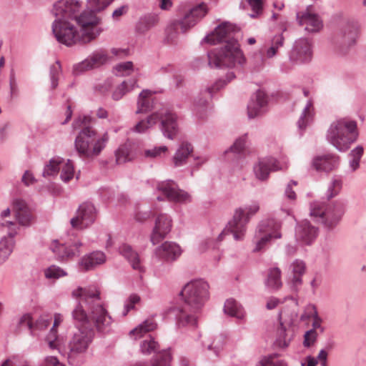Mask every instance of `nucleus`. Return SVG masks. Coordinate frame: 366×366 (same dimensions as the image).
I'll return each instance as SVG.
<instances>
[{
  "label": "nucleus",
  "instance_id": "nucleus-1",
  "mask_svg": "<svg viewBox=\"0 0 366 366\" xmlns=\"http://www.w3.org/2000/svg\"><path fill=\"white\" fill-rule=\"evenodd\" d=\"M72 295L81 301L71 312L76 331L69 341L66 355L70 365L79 366L82 362V355L94 340L95 329L99 333L108 332L112 319L104 307L100 292L96 287H79L72 292Z\"/></svg>",
  "mask_w": 366,
  "mask_h": 366
},
{
  "label": "nucleus",
  "instance_id": "nucleus-2",
  "mask_svg": "<svg viewBox=\"0 0 366 366\" xmlns=\"http://www.w3.org/2000/svg\"><path fill=\"white\" fill-rule=\"evenodd\" d=\"M81 4L78 0H59L53 6L52 14L56 19L52 25L53 33L57 41L66 46L78 42L89 43L102 32L94 28L84 29L80 24L79 14Z\"/></svg>",
  "mask_w": 366,
  "mask_h": 366
},
{
  "label": "nucleus",
  "instance_id": "nucleus-3",
  "mask_svg": "<svg viewBox=\"0 0 366 366\" xmlns=\"http://www.w3.org/2000/svg\"><path fill=\"white\" fill-rule=\"evenodd\" d=\"M209 287L208 283L202 279L192 280L184 286L180 292L184 305L170 310L179 327L196 326V314L209 299Z\"/></svg>",
  "mask_w": 366,
  "mask_h": 366
},
{
  "label": "nucleus",
  "instance_id": "nucleus-4",
  "mask_svg": "<svg viewBox=\"0 0 366 366\" xmlns=\"http://www.w3.org/2000/svg\"><path fill=\"white\" fill-rule=\"evenodd\" d=\"M92 121L91 117L84 116L78 117L73 123L74 129H81L75 140V148L81 157L98 156L109 140L107 132L97 137V131L90 127Z\"/></svg>",
  "mask_w": 366,
  "mask_h": 366
},
{
  "label": "nucleus",
  "instance_id": "nucleus-5",
  "mask_svg": "<svg viewBox=\"0 0 366 366\" xmlns=\"http://www.w3.org/2000/svg\"><path fill=\"white\" fill-rule=\"evenodd\" d=\"M358 137L355 121L343 118L333 122L328 130V141L339 151H347Z\"/></svg>",
  "mask_w": 366,
  "mask_h": 366
},
{
  "label": "nucleus",
  "instance_id": "nucleus-6",
  "mask_svg": "<svg viewBox=\"0 0 366 366\" xmlns=\"http://www.w3.org/2000/svg\"><path fill=\"white\" fill-rule=\"evenodd\" d=\"M209 64L214 67H235L245 63V57L236 39L227 40L225 44L208 54Z\"/></svg>",
  "mask_w": 366,
  "mask_h": 366
},
{
  "label": "nucleus",
  "instance_id": "nucleus-7",
  "mask_svg": "<svg viewBox=\"0 0 366 366\" xmlns=\"http://www.w3.org/2000/svg\"><path fill=\"white\" fill-rule=\"evenodd\" d=\"M345 212V203L338 200L331 204L315 201L310 204V216L327 229H333Z\"/></svg>",
  "mask_w": 366,
  "mask_h": 366
},
{
  "label": "nucleus",
  "instance_id": "nucleus-8",
  "mask_svg": "<svg viewBox=\"0 0 366 366\" xmlns=\"http://www.w3.org/2000/svg\"><path fill=\"white\" fill-rule=\"evenodd\" d=\"M207 13L206 5L201 4L189 10L183 18L171 22L166 29L167 39L171 42L175 41L179 34L186 33L201 20Z\"/></svg>",
  "mask_w": 366,
  "mask_h": 366
},
{
  "label": "nucleus",
  "instance_id": "nucleus-9",
  "mask_svg": "<svg viewBox=\"0 0 366 366\" xmlns=\"http://www.w3.org/2000/svg\"><path fill=\"white\" fill-rule=\"evenodd\" d=\"M247 209V212L242 208L235 210L232 219L228 222L226 228L219 234L217 237L219 241H222L223 237L228 233L232 234L234 239L237 241L243 239L250 215L255 214L259 211V206L257 203H254Z\"/></svg>",
  "mask_w": 366,
  "mask_h": 366
},
{
  "label": "nucleus",
  "instance_id": "nucleus-10",
  "mask_svg": "<svg viewBox=\"0 0 366 366\" xmlns=\"http://www.w3.org/2000/svg\"><path fill=\"white\" fill-rule=\"evenodd\" d=\"M114 0H86L87 10L80 14L79 19L84 29L94 28L100 29L97 26L101 22V18L97 14L103 12Z\"/></svg>",
  "mask_w": 366,
  "mask_h": 366
},
{
  "label": "nucleus",
  "instance_id": "nucleus-11",
  "mask_svg": "<svg viewBox=\"0 0 366 366\" xmlns=\"http://www.w3.org/2000/svg\"><path fill=\"white\" fill-rule=\"evenodd\" d=\"M82 247L81 242L78 238L74 237L63 243L55 239L51 242L50 249L58 260L64 262L79 256L81 253V249Z\"/></svg>",
  "mask_w": 366,
  "mask_h": 366
},
{
  "label": "nucleus",
  "instance_id": "nucleus-12",
  "mask_svg": "<svg viewBox=\"0 0 366 366\" xmlns=\"http://www.w3.org/2000/svg\"><path fill=\"white\" fill-rule=\"evenodd\" d=\"M157 327L156 322L152 320H146L137 327L132 330L130 333L133 335H139L140 337H143L144 339L140 342V350L144 355H149L152 352L157 353L159 350V345L155 341V339L150 335L145 337L143 336V333L154 330Z\"/></svg>",
  "mask_w": 366,
  "mask_h": 366
},
{
  "label": "nucleus",
  "instance_id": "nucleus-13",
  "mask_svg": "<svg viewBox=\"0 0 366 366\" xmlns=\"http://www.w3.org/2000/svg\"><path fill=\"white\" fill-rule=\"evenodd\" d=\"M97 213V209L93 203L84 202L79 206L76 216L71 219L70 224L74 229H86L94 223Z\"/></svg>",
  "mask_w": 366,
  "mask_h": 366
},
{
  "label": "nucleus",
  "instance_id": "nucleus-14",
  "mask_svg": "<svg viewBox=\"0 0 366 366\" xmlns=\"http://www.w3.org/2000/svg\"><path fill=\"white\" fill-rule=\"evenodd\" d=\"M155 113L157 114L158 122L161 123V129L164 137L174 139L179 132L177 114L168 108H162Z\"/></svg>",
  "mask_w": 366,
  "mask_h": 366
},
{
  "label": "nucleus",
  "instance_id": "nucleus-15",
  "mask_svg": "<svg viewBox=\"0 0 366 366\" xmlns=\"http://www.w3.org/2000/svg\"><path fill=\"white\" fill-rule=\"evenodd\" d=\"M317 235L318 228L307 220L298 222L295 227V239L302 246L312 244Z\"/></svg>",
  "mask_w": 366,
  "mask_h": 366
},
{
  "label": "nucleus",
  "instance_id": "nucleus-16",
  "mask_svg": "<svg viewBox=\"0 0 366 366\" xmlns=\"http://www.w3.org/2000/svg\"><path fill=\"white\" fill-rule=\"evenodd\" d=\"M172 222L171 217L167 214H160L157 216L150 237V240L154 245L164 239L170 232Z\"/></svg>",
  "mask_w": 366,
  "mask_h": 366
},
{
  "label": "nucleus",
  "instance_id": "nucleus-17",
  "mask_svg": "<svg viewBox=\"0 0 366 366\" xmlns=\"http://www.w3.org/2000/svg\"><path fill=\"white\" fill-rule=\"evenodd\" d=\"M182 250L180 246L174 242L166 241L160 246L155 248L154 256L161 261L173 262L182 254Z\"/></svg>",
  "mask_w": 366,
  "mask_h": 366
},
{
  "label": "nucleus",
  "instance_id": "nucleus-18",
  "mask_svg": "<svg viewBox=\"0 0 366 366\" xmlns=\"http://www.w3.org/2000/svg\"><path fill=\"white\" fill-rule=\"evenodd\" d=\"M235 26L229 23L224 22L218 26L215 30L205 37V41L210 44H225L227 40L235 39L234 33Z\"/></svg>",
  "mask_w": 366,
  "mask_h": 366
},
{
  "label": "nucleus",
  "instance_id": "nucleus-19",
  "mask_svg": "<svg viewBox=\"0 0 366 366\" xmlns=\"http://www.w3.org/2000/svg\"><path fill=\"white\" fill-rule=\"evenodd\" d=\"M51 323V317L40 316L34 323L32 322L30 315L25 314L21 316L19 321V325L25 326L30 330L32 336H39V332L46 330Z\"/></svg>",
  "mask_w": 366,
  "mask_h": 366
},
{
  "label": "nucleus",
  "instance_id": "nucleus-20",
  "mask_svg": "<svg viewBox=\"0 0 366 366\" xmlns=\"http://www.w3.org/2000/svg\"><path fill=\"white\" fill-rule=\"evenodd\" d=\"M311 44L307 39H300L295 41L290 54V59L297 63L310 61L312 59Z\"/></svg>",
  "mask_w": 366,
  "mask_h": 366
},
{
  "label": "nucleus",
  "instance_id": "nucleus-21",
  "mask_svg": "<svg viewBox=\"0 0 366 366\" xmlns=\"http://www.w3.org/2000/svg\"><path fill=\"white\" fill-rule=\"evenodd\" d=\"M282 223L277 219L268 218L262 220L257 227L256 237H257V234H269L272 239H280L282 237L280 231Z\"/></svg>",
  "mask_w": 366,
  "mask_h": 366
},
{
  "label": "nucleus",
  "instance_id": "nucleus-22",
  "mask_svg": "<svg viewBox=\"0 0 366 366\" xmlns=\"http://www.w3.org/2000/svg\"><path fill=\"white\" fill-rule=\"evenodd\" d=\"M282 167H279L278 162L274 158H267L259 162L258 164L254 168L256 177L260 181L267 180L269 172L281 169Z\"/></svg>",
  "mask_w": 366,
  "mask_h": 366
},
{
  "label": "nucleus",
  "instance_id": "nucleus-23",
  "mask_svg": "<svg viewBox=\"0 0 366 366\" xmlns=\"http://www.w3.org/2000/svg\"><path fill=\"white\" fill-rule=\"evenodd\" d=\"M267 104V97L266 94L261 90L257 91L254 97L252 98L247 107V113L249 118H254L259 116L262 109Z\"/></svg>",
  "mask_w": 366,
  "mask_h": 366
},
{
  "label": "nucleus",
  "instance_id": "nucleus-24",
  "mask_svg": "<svg viewBox=\"0 0 366 366\" xmlns=\"http://www.w3.org/2000/svg\"><path fill=\"white\" fill-rule=\"evenodd\" d=\"M172 184H158V189L162 192L164 197L170 201L187 202L190 201V196L184 190L172 187Z\"/></svg>",
  "mask_w": 366,
  "mask_h": 366
},
{
  "label": "nucleus",
  "instance_id": "nucleus-25",
  "mask_svg": "<svg viewBox=\"0 0 366 366\" xmlns=\"http://www.w3.org/2000/svg\"><path fill=\"white\" fill-rule=\"evenodd\" d=\"M106 261V255L102 251H94L84 255L79 262L81 268L85 271L93 269Z\"/></svg>",
  "mask_w": 366,
  "mask_h": 366
},
{
  "label": "nucleus",
  "instance_id": "nucleus-26",
  "mask_svg": "<svg viewBox=\"0 0 366 366\" xmlns=\"http://www.w3.org/2000/svg\"><path fill=\"white\" fill-rule=\"evenodd\" d=\"M357 32V26L353 24H347L341 29L336 37V43L343 46H351L355 42Z\"/></svg>",
  "mask_w": 366,
  "mask_h": 366
},
{
  "label": "nucleus",
  "instance_id": "nucleus-27",
  "mask_svg": "<svg viewBox=\"0 0 366 366\" xmlns=\"http://www.w3.org/2000/svg\"><path fill=\"white\" fill-rule=\"evenodd\" d=\"M339 164V157L327 154L317 157L313 160V167L317 171L330 172L336 168Z\"/></svg>",
  "mask_w": 366,
  "mask_h": 366
},
{
  "label": "nucleus",
  "instance_id": "nucleus-28",
  "mask_svg": "<svg viewBox=\"0 0 366 366\" xmlns=\"http://www.w3.org/2000/svg\"><path fill=\"white\" fill-rule=\"evenodd\" d=\"M13 205L19 223L23 226L29 225L31 220V214L25 202L20 199H16Z\"/></svg>",
  "mask_w": 366,
  "mask_h": 366
},
{
  "label": "nucleus",
  "instance_id": "nucleus-29",
  "mask_svg": "<svg viewBox=\"0 0 366 366\" xmlns=\"http://www.w3.org/2000/svg\"><path fill=\"white\" fill-rule=\"evenodd\" d=\"M281 275L282 272L279 267H274L268 269L267 277L264 280V285L269 291L275 292L282 287Z\"/></svg>",
  "mask_w": 366,
  "mask_h": 366
},
{
  "label": "nucleus",
  "instance_id": "nucleus-30",
  "mask_svg": "<svg viewBox=\"0 0 366 366\" xmlns=\"http://www.w3.org/2000/svg\"><path fill=\"white\" fill-rule=\"evenodd\" d=\"M193 152V146L187 142H182L172 157V163L174 167H179L184 165L189 157Z\"/></svg>",
  "mask_w": 366,
  "mask_h": 366
},
{
  "label": "nucleus",
  "instance_id": "nucleus-31",
  "mask_svg": "<svg viewBox=\"0 0 366 366\" xmlns=\"http://www.w3.org/2000/svg\"><path fill=\"white\" fill-rule=\"evenodd\" d=\"M300 24L305 26V29L310 32H316L322 28V22L316 14L307 10L302 16L298 14Z\"/></svg>",
  "mask_w": 366,
  "mask_h": 366
},
{
  "label": "nucleus",
  "instance_id": "nucleus-32",
  "mask_svg": "<svg viewBox=\"0 0 366 366\" xmlns=\"http://www.w3.org/2000/svg\"><path fill=\"white\" fill-rule=\"evenodd\" d=\"M119 253L130 262L134 269L138 270L141 272L144 271V268L140 262L139 254L130 245L123 244L119 247Z\"/></svg>",
  "mask_w": 366,
  "mask_h": 366
},
{
  "label": "nucleus",
  "instance_id": "nucleus-33",
  "mask_svg": "<svg viewBox=\"0 0 366 366\" xmlns=\"http://www.w3.org/2000/svg\"><path fill=\"white\" fill-rule=\"evenodd\" d=\"M154 94L153 92L148 89L143 90L140 93L137 103V113L147 112L153 108L154 103Z\"/></svg>",
  "mask_w": 366,
  "mask_h": 366
},
{
  "label": "nucleus",
  "instance_id": "nucleus-34",
  "mask_svg": "<svg viewBox=\"0 0 366 366\" xmlns=\"http://www.w3.org/2000/svg\"><path fill=\"white\" fill-rule=\"evenodd\" d=\"M224 312L231 317H236L238 320H243L245 316V312L242 306L234 299H228L224 302Z\"/></svg>",
  "mask_w": 366,
  "mask_h": 366
},
{
  "label": "nucleus",
  "instance_id": "nucleus-35",
  "mask_svg": "<svg viewBox=\"0 0 366 366\" xmlns=\"http://www.w3.org/2000/svg\"><path fill=\"white\" fill-rule=\"evenodd\" d=\"M14 235L9 233L8 237H4L0 240V262H5L13 252L14 247Z\"/></svg>",
  "mask_w": 366,
  "mask_h": 366
},
{
  "label": "nucleus",
  "instance_id": "nucleus-36",
  "mask_svg": "<svg viewBox=\"0 0 366 366\" xmlns=\"http://www.w3.org/2000/svg\"><path fill=\"white\" fill-rule=\"evenodd\" d=\"M172 354L170 348L157 352L151 360V366H171Z\"/></svg>",
  "mask_w": 366,
  "mask_h": 366
},
{
  "label": "nucleus",
  "instance_id": "nucleus-37",
  "mask_svg": "<svg viewBox=\"0 0 366 366\" xmlns=\"http://www.w3.org/2000/svg\"><path fill=\"white\" fill-rule=\"evenodd\" d=\"M63 159L61 157H54L45 164L43 176L51 177L56 176L60 171Z\"/></svg>",
  "mask_w": 366,
  "mask_h": 366
},
{
  "label": "nucleus",
  "instance_id": "nucleus-38",
  "mask_svg": "<svg viewBox=\"0 0 366 366\" xmlns=\"http://www.w3.org/2000/svg\"><path fill=\"white\" fill-rule=\"evenodd\" d=\"M115 157L116 162L118 164L131 161L133 158L132 154V144L130 143H126L121 145L116 151Z\"/></svg>",
  "mask_w": 366,
  "mask_h": 366
},
{
  "label": "nucleus",
  "instance_id": "nucleus-39",
  "mask_svg": "<svg viewBox=\"0 0 366 366\" xmlns=\"http://www.w3.org/2000/svg\"><path fill=\"white\" fill-rule=\"evenodd\" d=\"M314 107L312 103L309 102L305 107L303 114L298 121V127L300 129H305L313 120L314 117Z\"/></svg>",
  "mask_w": 366,
  "mask_h": 366
},
{
  "label": "nucleus",
  "instance_id": "nucleus-40",
  "mask_svg": "<svg viewBox=\"0 0 366 366\" xmlns=\"http://www.w3.org/2000/svg\"><path fill=\"white\" fill-rule=\"evenodd\" d=\"M158 122V117L157 114L154 112L151 115H149L147 119L142 120L139 123L136 124L134 127V131L137 133H144L150 127L154 126Z\"/></svg>",
  "mask_w": 366,
  "mask_h": 366
},
{
  "label": "nucleus",
  "instance_id": "nucleus-41",
  "mask_svg": "<svg viewBox=\"0 0 366 366\" xmlns=\"http://www.w3.org/2000/svg\"><path fill=\"white\" fill-rule=\"evenodd\" d=\"M157 17L154 15L145 16L139 19L137 24V30L144 33L152 28L157 23Z\"/></svg>",
  "mask_w": 366,
  "mask_h": 366
},
{
  "label": "nucleus",
  "instance_id": "nucleus-42",
  "mask_svg": "<svg viewBox=\"0 0 366 366\" xmlns=\"http://www.w3.org/2000/svg\"><path fill=\"white\" fill-rule=\"evenodd\" d=\"M137 84V81H124L113 92L112 97L114 100L120 99L125 94L132 90Z\"/></svg>",
  "mask_w": 366,
  "mask_h": 366
},
{
  "label": "nucleus",
  "instance_id": "nucleus-43",
  "mask_svg": "<svg viewBox=\"0 0 366 366\" xmlns=\"http://www.w3.org/2000/svg\"><path fill=\"white\" fill-rule=\"evenodd\" d=\"M278 354L274 353L263 357L256 366H287L285 361L277 359Z\"/></svg>",
  "mask_w": 366,
  "mask_h": 366
},
{
  "label": "nucleus",
  "instance_id": "nucleus-44",
  "mask_svg": "<svg viewBox=\"0 0 366 366\" xmlns=\"http://www.w3.org/2000/svg\"><path fill=\"white\" fill-rule=\"evenodd\" d=\"M60 177L64 182H69L74 177V164L70 160L64 162L61 166Z\"/></svg>",
  "mask_w": 366,
  "mask_h": 366
},
{
  "label": "nucleus",
  "instance_id": "nucleus-45",
  "mask_svg": "<svg viewBox=\"0 0 366 366\" xmlns=\"http://www.w3.org/2000/svg\"><path fill=\"white\" fill-rule=\"evenodd\" d=\"M363 152L364 149L362 146H358L351 151L350 155L352 159L350 162V167L352 171H355L359 167L360 160L362 157Z\"/></svg>",
  "mask_w": 366,
  "mask_h": 366
},
{
  "label": "nucleus",
  "instance_id": "nucleus-46",
  "mask_svg": "<svg viewBox=\"0 0 366 366\" xmlns=\"http://www.w3.org/2000/svg\"><path fill=\"white\" fill-rule=\"evenodd\" d=\"M89 59L91 61V64L94 69L106 63L108 60V56L105 51H100L94 53L93 55L89 56Z\"/></svg>",
  "mask_w": 366,
  "mask_h": 366
},
{
  "label": "nucleus",
  "instance_id": "nucleus-47",
  "mask_svg": "<svg viewBox=\"0 0 366 366\" xmlns=\"http://www.w3.org/2000/svg\"><path fill=\"white\" fill-rule=\"evenodd\" d=\"M117 76H129L134 71V66L132 61H127L117 64L114 68Z\"/></svg>",
  "mask_w": 366,
  "mask_h": 366
},
{
  "label": "nucleus",
  "instance_id": "nucleus-48",
  "mask_svg": "<svg viewBox=\"0 0 366 366\" xmlns=\"http://www.w3.org/2000/svg\"><path fill=\"white\" fill-rule=\"evenodd\" d=\"M272 238H270L269 234H257V237L256 234L254 235V241H255V247L253 249L254 252H258L263 250L266 245L270 242Z\"/></svg>",
  "mask_w": 366,
  "mask_h": 366
},
{
  "label": "nucleus",
  "instance_id": "nucleus-49",
  "mask_svg": "<svg viewBox=\"0 0 366 366\" xmlns=\"http://www.w3.org/2000/svg\"><path fill=\"white\" fill-rule=\"evenodd\" d=\"M44 274L47 279H58L65 276L66 273L61 267L51 265L45 269Z\"/></svg>",
  "mask_w": 366,
  "mask_h": 366
},
{
  "label": "nucleus",
  "instance_id": "nucleus-50",
  "mask_svg": "<svg viewBox=\"0 0 366 366\" xmlns=\"http://www.w3.org/2000/svg\"><path fill=\"white\" fill-rule=\"evenodd\" d=\"M168 152V147L166 146L155 147L151 149L144 151V156L149 158H158L165 155Z\"/></svg>",
  "mask_w": 366,
  "mask_h": 366
},
{
  "label": "nucleus",
  "instance_id": "nucleus-51",
  "mask_svg": "<svg viewBox=\"0 0 366 366\" xmlns=\"http://www.w3.org/2000/svg\"><path fill=\"white\" fill-rule=\"evenodd\" d=\"M140 300V297L137 294L129 295L124 302L122 315L126 316L131 310L134 309L135 305L139 302Z\"/></svg>",
  "mask_w": 366,
  "mask_h": 366
},
{
  "label": "nucleus",
  "instance_id": "nucleus-52",
  "mask_svg": "<svg viewBox=\"0 0 366 366\" xmlns=\"http://www.w3.org/2000/svg\"><path fill=\"white\" fill-rule=\"evenodd\" d=\"M140 300V297L137 294L129 295L124 302L122 315L126 316L131 310L134 309L135 305L139 302Z\"/></svg>",
  "mask_w": 366,
  "mask_h": 366
},
{
  "label": "nucleus",
  "instance_id": "nucleus-53",
  "mask_svg": "<svg viewBox=\"0 0 366 366\" xmlns=\"http://www.w3.org/2000/svg\"><path fill=\"white\" fill-rule=\"evenodd\" d=\"M140 300V297L137 294L129 295L124 302L122 315L126 316L131 310L134 309L135 305L139 302Z\"/></svg>",
  "mask_w": 366,
  "mask_h": 366
},
{
  "label": "nucleus",
  "instance_id": "nucleus-54",
  "mask_svg": "<svg viewBox=\"0 0 366 366\" xmlns=\"http://www.w3.org/2000/svg\"><path fill=\"white\" fill-rule=\"evenodd\" d=\"M293 274L303 275L306 271L305 262L299 259H296L290 266Z\"/></svg>",
  "mask_w": 366,
  "mask_h": 366
},
{
  "label": "nucleus",
  "instance_id": "nucleus-55",
  "mask_svg": "<svg viewBox=\"0 0 366 366\" xmlns=\"http://www.w3.org/2000/svg\"><path fill=\"white\" fill-rule=\"evenodd\" d=\"M317 336V330H310L307 331L304 335L303 345L305 347H311L316 342Z\"/></svg>",
  "mask_w": 366,
  "mask_h": 366
},
{
  "label": "nucleus",
  "instance_id": "nucleus-56",
  "mask_svg": "<svg viewBox=\"0 0 366 366\" xmlns=\"http://www.w3.org/2000/svg\"><path fill=\"white\" fill-rule=\"evenodd\" d=\"M246 137L243 136L237 139L233 145L230 147L229 151L231 152L240 154L243 152L245 148Z\"/></svg>",
  "mask_w": 366,
  "mask_h": 366
},
{
  "label": "nucleus",
  "instance_id": "nucleus-57",
  "mask_svg": "<svg viewBox=\"0 0 366 366\" xmlns=\"http://www.w3.org/2000/svg\"><path fill=\"white\" fill-rule=\"evenodd\" d=\"M283 44V37L281 36L274 38L272 45L268 49L267 51V56L269 58L272 57L275 55L279 47Z\"/></svg>",
  "mask_w": 366,
  "mask_h": 366
},
{
  "label": "nucleus",
  "instance_id": "nucleus-58",
  "mask_svg": "<svg viewBox=\"0 0 366 366\" xmlns=\"http://www.w3.org/2000/svg\"><path fill=\"white\" fill-rule=\"evenodd\" d=\"M150 211L145 210L142 211L140 209L139 204H137L135 207V219L139 222H144L150 217Z\"/></svg>",
  "mask_w": 366,
  "mask_h": 366
},
{
  "label": "nucleus",
  "instance_id": "nucleus-59",
  "mask_svg": "<svg viewBox=\"0 0 366 366\" xmlns=\"http://www.w3.org/2000/svg\"><path fill=\"white\" fill-rule=\"evenodd\" d=\"M94 69L89 58L74 66L76 73L83 72Z\"/></svg>",
  "mask_w": 366,
  "mask_h": 366
},
{
  "label": "nucleus",
  "instance_id": "nucleus-60",
  "mask_svg": "<svg viewBox=\"0 0 366 366\" xmlns=\"http://www.w3.org/2000/svg\"><path fill=\"white\" fill-rule=\"evenodd\" d=\"M41 366H66L59 362L57 357L54 356H48L45 358Z\"/></svg>",
  "mask_w": 366,
  "mask_h": 366
},
{
  "label": "nucleus",
  "instance_id": "nucleus-61",
  "mask_svg": "<svg viewBox=\"0 0 366 366\" xmlns=\"http://www.w3.org/2000/svg\"><path fill=\"white\" fill-rule=\"evenodd\" d=\"M302 275L300 274H293V277L291 280V289L297 292L302 284Z\"/></svg>",
  "mask_w": 366,
  "mask_h": 366
},
{
  "label": "nucleus",
  "instance_id": "nucleus-62",
  "mask_svg": "<svg viewBox=\"0 0 366 366\" xmlns=\"http://www.w3.org/2000/svg\"><path fill=\"white\" fill-rule=\"evenodd\" d=\"M341 184H330L327 191V198L328 199L337 195L340 189Z\"/></svg>",
  "mask_w": 366,
  "mask_h": 366
},
{
  "label": "nucleus",
  "instance_id": "nucleus-63",
  "mask_svg": "<svg viewBox=\"0 0 366 366\" xmlns=\"http://www.w3.org/2000/svg\"><path fill=\"white\" fill-rule=\"evenodd\" d=\"M45 189L52 195H59L61 192L60 184H46Z\"/></svg>",
  "mask_w": 366,
  "mask_h": 366
},
{
  "label": "nucleus",
  "instance_id": "nucleus-64",
  "mask_svg": "<svg viewBox=\"0 0 366 366\" xmlns=\"http://www.w3.org/2000/svg\"><path fill=\"white\" fill-rule=\"evenodd\" d=\"M252 10L257 14L259 13L262 9V0H247Z\"/></svg>",
  "mask_w": 366,
  "mask_h": 366
}]
</instances>
